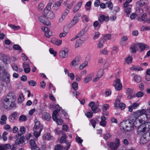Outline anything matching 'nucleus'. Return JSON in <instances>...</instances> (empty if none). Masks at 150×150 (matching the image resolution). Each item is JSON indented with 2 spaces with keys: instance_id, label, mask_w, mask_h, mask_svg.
Instances as JSON below:
<instances>
[{
  "instance_id": "obj_11",
  "label": "nucleus",
  "mask_w": 150,
  "mask_h": 150,
  "mask_svg": "<svg viewBox=\"0 0 150 150\" xmlns=\"http://www.w3.org/2000/svg\"><path fill=\"white\" fill-rule=\"evenodd\" d=\"M52 11L51 10H48L47 9L44 10V15L45 16H47L49 18L52 19L54 18L55 15Z\"/></svg>"
},
{
  "instance_id": "obj_40",
  "label": "nucleus",
  "mask_w": 150,
  "mask_h": 150,
  "mask_svg": "<svg viewBox=\"0 0 150 150\" xmlns=\"http://www.w3.org/2000/svg\"><path fill=\"white\" fill-rule=\"evenodd\" d=\"M8 74V73L6 71H4L3 73V74L0 76V78L2 80H3L6 77V74L5 75V74Z\"/></svg>"
},
{
  "instance_id": "obj_50",
  "label": "nucleus",
  "mask_w": 150,
  "mask_h": 150,
  "mask_svg": "<svg viewBox=\"0 0 150 150\" xmlns=\"http://www.w3.org/2000/svg\"><path fill=\"white\" fill-rule=\"evenodd\" d=\"M6 77L3 80V81H4L5 82H6V83H9L10 82V75L9 74H6Z\"/></svg>"
},
{
  "instance_id": "obj_2",
  "label": "nucleus",
  "mask_w": 150,
  "mask_h": 150,
  "mask_svg": "<svg viewBox=\"0 0 150 150\" xmlns=\"http://www.w3.org/2000/svg\"><path fill=\"white\" fill-rule=\"evenodd\" d=\"M15 98L14 94L13 92L9 93L4 100V108L8 110L16 108V105L13 102L15 100Z\"/></svg>"
},
{
  "instance_id": "obj_18",
  "label": "nucleus",
  "mask_w": 150,
  "mask_h": 150,
  "mask_svg": "<svg viewBox=\"0 0 150 150\" xmlns=\"http://www.w3.org/2000/svg\"><path fill=\"white\" fill-rule=\"evenodd\" d=\"M68 50L67 48L59 52V55L61 58H64L67 57L68 55Z\"/></svg>"
},
{
  "instance_id": "obj_21",
  "label": "nucleus",
  "mask_w": 150,
  "mask_h": 150,
  "mask_svg": "<svg viewBox=\"0 0 150 150\" xmlns=\"http://www.w3.org/2000/svg\"><path fill=\"white\" fill-rule=\"evenodd\" d=\"M93 76V74H90L87 75L84 79V82L87 83L91 81Z\"/></svg>"
},
{
  "instance_id": "obj_39",
  "label": "nucleus",
  "mask_w": 150,
  "mask_h": 150,
  "mask_svg": "<svg viewBox=\"0 0 150 150\" xmlns=\"http://www.w3.org/2000/svg\"><path fill=\"white\" fill-rule=\"evenodd\" d=\"M105 41L104 40H100L97 45L98 47L100 49H101L103 47V43Z\"/></svg>"
},
{
  "instance_id": "obj_12",
  "label": "nucleus",
  "mask_w": 150,
  "mask_h": 150,
  "mask_svg": "<svg viewBox=\"0 0 150 150\" xmlns=\"http://www.w3.org/2000/svg\"><path fill=\"white\" fill-rule=\"evenodd\" d=\"M17 118V112H15L10 116L9 117V120L11 122H14L16 120Z\"/></svg>"
},
{
  "instance_id": "obj_6",
  "label": "nucleus",
  "mask_w": 150,
  "mask_h": 150,
  "mask_svg": "<svg viewBox=\"0 0 150 150\" xmlns=\"http://www.w3.org/2000/svg\"><path fill=\"white\" fill-rule=\"evenodd\" d=\"M146 111L144 109H142L141 110L137 111L136 112H134V115H133L136 118V120L139 117L144 114L145 115L146 117L147 118L148 117V115L146 114Z\"/></svg>"
},
{
  "instance_id": "obj_56",
  "label": "nucleus",
  "mask_w": 150,
  "mask_h": 150,
  "mask_svg": "<svg viewBox=\"0 0 150 150\" xmlns=\"http://www.w3.org/2000/svg\"><path fill=\"white\" fill-rule=\"evenodd\" d=\"M112 135L110 133H106L104 136V138L105 140H107L109 138L111 137Z\"/></svg>"
},
{
  "instance_id": "obj_4",
  "label": "nucleus",
  "mask_w": 150,
  "mask_h": 150,
  "mask_svg": "<svg viewBox=\"0 0 150 150\" xmlns=\"http://www.w3.org/2000/svg\"><path fill=\"white\" fill-rule=\"evenodd\" d=\"M119 141H108L107 145L110 150H116L119 144Z\"/></svg>"
},
{
  "instance_id": "obj_7",
  "label": "nucleus",
  "mask_w": 150,
  "mask_h": 150,
  "mask_svg": "<svg viewBox=\"0 0 150 150\" xmlns=\"http://www.w3.org/2000/svg\"><path fill=\"white\" fill-rule=\"evenodd\" d=\"M115 107L116 108H120L121 110L124 109L125 108V105L122 103H121L119 99H117L114 103Z\"/></svg>"
},
{
  "instance_id": "obj_42",
  "label": "nucleus",
  "mask_w": 150,
  "mask_h": 150,
  "mask_svg": "<svg viewBox=\"0 0 150 150\" xmlns=\"http://www.w3.org/2000/svg\"><path fill=\"white\" fill-rule=\"evenodd\" d=\"M91 2L90 1H88L86 3V4L85 7L87 10H89L90 8H91Z\"/></svg>"
},
{
  "instance_id": "obj_3",
  "label": "nucleus",
  "mask_w": 150,
  "mask_h": 150,
  "mask_svg": "<svg viewBox=\"0 0 150 150\" xmlns=\"http://www.w3.org/2000/svg\"><path fill=\"white\" fill-rule=\"evenodd\" d=\"M25 127L23 126H21L20 128V132L21 134H19L18 133L14 137L16 139V141H23V134L25 133Z\"/></svg>"
},
{
  "instance_id": "obj_41",
  "label": "nucleus",
  "mask_w": 150,
  "mask_h": 150,
  "mask_svg": "<svg viewBox=\"0 0 150 150\" xmlns=\"http://www.w3.org/2000/svg\"><path fill=\"white\" fill-rule=\"evenodd\" d=\"M34 131L33 134L36 138L38 137L40 135L41 132H40L39 130H33Z\"/></svg>"
},
{
  "instance_id": "obj_16",
  "label": "nucleus",
  "mask_w": 150,
  "mask_h": 150,
  "mask_svg": "<svg viewBox=\"0 0 150 150\" xmlns=\"http://www.w3.org/2000/svg\"><path fill=\"white\" fill-rule=\"evenodd\" d=\"M62 142L61 143L63 144L62 145V150H69L70 147L71 142H69L68 141Z\"/></svg>"
},
{
  "instance_id": "obj_44",
  "label": "nucleus",
  "mask_w": 150,
  "mask_h": 150,
  "mask_svg": "<svg viewBox=\"0 0 150 150\" xmlns=\"http://www.w3.org/2000/svg\"><path fill=\"white\" fill-rule=\"evenodd\" d=\"M132 59L131 57H127L125 60V63L128 64L131 63L132 62Z\"/></svg>"
},
{
  "instance_id": "obj_15",
  "label": "nucleus",
  "mask_w": 150,
  "mask_h": 150,
  "mask_svg": "<svg viewBox=\"0 0 150 150\" xmlns=\"http://www.w3.org/2000/svg\"><path fill=\"white\" fill-rule=\"evenodd\" d=\"M41 29L45 33V35L47 37L49 38L50 36L52 35V32L50 31V30L47 27L43 26L42 27Z\"/></svg>"
},
{
  "instance_id": "obj_24",
  "label": "nucleus",
  "mask_w": 150,
  "mask_h": 150,
  "mask_svg": "<svg viewBox=\"0 0 150 150\" xmlns=\"http://www.w3.org/2000/svg\"><path fill=\"white\" fill-rule=\"evenodd\" d=\"M127 98L128 99H130L134 97L133 94V91L131 89L129 88H127Z\"/></svg>"
},
{
  "instance_id": "obj_35",
  "label": "nucleus",
  "mask_w": 150,
  "mask_h": 150,
  "mask_svg": "<svg viewBox=\"0 0 150 150\" xmlns=\"http://www.w3.org/2000/svg\"><path fill=\"white\" fill-rule=\"evenodd\" d=\"M134 78L135 81L137 83H139L141 81V77L137 75H135Z\"/></svg>"
},
{
  "instance_id": "obj_1",
  "label": "nucleus",
  "mask_w": 150,
  "mask_h": 150,
  "mask_svg": "<svg viewBox=\"0 0 150 150\" xmlns=\"http://www.w3.org/2000/svg\"><path fill=\"white\" fill-rule=\"evenodd\" d=\"M136 121L135 117L132 115L129 119L124 120L120 123V128L125 131H131L134 129V125Z\"/></svg>"
},
{
  "instance_id": "obj_20",
  "label": "nucleus",
  "mask_w": 150,
  "mask_h": 150,
  "mask_svg": "<svg viewBox=\"0 0 150 150\" xmlns=\"http://www.w3.org/2000/svg\"><path fill=\"white\" fill-rule=\"evenodd\" d=\"M79 21V18L76 16H74L72 20L70 23L69 25L71 27L74 25Z\"/></svg>"
},
{
  "instance_id": "obj_9",
  "label": "nucleus",
  "mask_w": 150,
  "mask_h": 150,
  "mask_svg": "<svg viewBox=\"0 0 150 150\" xmlns=\"http://www.w3.org/2000/svg\"><path fill=\"white\" fill-rule=\"evenodd\" d=\"M40 21L43 24L47 25H50L51 24L50 21L48 20L45 16H42L39 17Z\"/></svg>"
},
{
  "instance_id": "obj_34",
  "label": "nucleus",
  "mask_w": 150,
  "mask_h": 150,
  "mask_svg": "<svg viewBox=\"0 0 150 150\" xmlns=\"http://www.w3.org/2000/svg\"><path fill=\"white\" fill-rule=\"evenodd\" d=\"M82 44V41L80 39H79L76 40L75 45L76 48L79 47Z\"/></svg>"
},
{
  "instance_id": "obj_37",
  "label": "nucleus",
  "mask_w": 150,
  "mask_h": 150,
  "mask_svg": "<svg viewBox=\"0 0 150 150\" xmlns=\"http://www.w3.org/2000/svg\"><path fill=\"white\" fill-rule=\"evenodd\" d=\"M109 106L108 104H106L103 106L102 110L103 111V114H104V112H105L109 108Z\"/></svg>"
},
{
  "instance_id": "obj_23",
  "label": "nucleus",
  "mask_w": 150,
  "mask_h": 150,
  "mask_svg": "<svg viewBox=\"0 0 150 150\" xmlns=\"http://www.w3.org/2000/svg\"><path fill=\"white\" fill-rule=\"evenodd\" d=\"M53 139V137L51 136L50 134L47 133L44 134L43 136V139L44 140H52Z\"/></svg>"
},
{
  "instance_id": "obj_32",
  "label": "nucleus",
  "mask_w": 150,
  "mask_h": 150,
  "mask_svg": "<svg viewBox=\"0 0 150 150\" xmlns=\"http://www.w3.org/2000/svg\"><path fill=\"white\" fill-rule=\"evenodd\" d=\"M60 111L59 110L57 109L56 110H55L53 112L52 114V119L54 120H55L56 119L57 117L56 115Z\"/></svg>"
},
{
  "instance_id": "obj_38",
  "label": "nucleus",
  "mask_w": 150,
  "mask_h": 150,
  "mask_svg": "<svg viewBox=\"0 0 150 150\" xmlns=\"http://www.w3.org/2000/svg\"><path fill=\"white\" fill-rule=\"evenodd\" d=\"M13 48L15 50H20V52L22 51L21 47L18 45H14L13 46Z\"/></svg>"
},
{
  "instance_id": "obj_30",
  "label": "nucleus",
  "mask_w": 150,
  "mask_h": 150,
  "mask_svg": "<svg viewBox=\"0 0 150 150\" xmlns=\"http://www.w3.org/2000/svg\"><path fill=\"white\" fill-rule=\"evenodd\" d=\"M24 97L22 93L20 94L18 99V102L19 103H21L24 100Z\"/></svg>"
},
{
  "instance_id": "obj_29",
  "label": "nucleus",
  "mask_w": 150,
  "mask_h": 150,
  "mask_svg": "<svg viewBox=\"0 0 150 150\" xmlns=\"http://www.w3.org/2000/svg\"><path fill=\"white\" fill-rule=\"evenodd\" d=\"M143 125L145 127L146 132H150V122H146Z\"/></svg>"
},
{
  "instance_id": "obj_59",
  "label": "nucleus",
  "mask_w": 150,
  "mask_h": 150,
  "mask_svg": "<svg viewBox=\"0 0 150 150\" xmlns=\"http://www.w3.org/2000/svg\"><path fill=\"white\" fill-rule=\"evenodd\" d=\"M15 143L16 144L19 145L21 146H23L25 144L24 143V141H16Z\"/></svg>"
},
{
  "instance_id": "obj_25",
  "label": "nucleus",
  "mask_w": 150,
  "mask_h": 150,
  "mask_svg": "<svg viewBox=\"0 0 150 150\" xmlns=\"http://www.w3.org/2000/svg\"><path fill=\"white\" fill-rule=\"evenodd\" d=\"M42 117L43 119L47 121H49L51 119L50 115L48 113L45 112L43 113Z\"/></svg>"
},
{
  "instance_id": "obj_33",
  "label": "nucleus",
  "mask_w": 150,
  "mask_h": 150,
  "mask_svg": "<svg viewBox=\"0 0 150 150\" xmlns=\"http://www.w3.org/2000/svg\"><path fill=\"white\" fill-rule=\"evenodd\" d=\"M137 45H134L130 47L131 52L132 53L136 52L137 50Z\"/></svg>"
},
{
  "instance_id": "obj_52",
  "label": "nucleus",
  "mask_w": 150,
  "mask_h": 150,
  "mask_svg": "<svg viewBox=\"0 0 150 150\" xmlns=\"http://www.w3.org/2000/svg\"><path fill=\"white\" fill-rule=\"evenodd\" d=\"M103 74V70L100 69L98 71L97 75L100 77H101Z\"/></svg>"
},
{
  "instance_id": "obj_17",
  "label": "nucleus",
  "mask_w": 150,
  "mask_h": 150,
  "mask_svg": "<svg viewBox=\"0 0 150 150\" xmlns=\"http://www.w3.org/2000/svg\"><path fill=\"white\" fill-rule=\"evenodd\" d=\"M148 4V2L147 0H141L136 2V6L138 8L147 5Z\"/></svg>"
},
{
  "instance_id": "obj_62",
  "label": "nucleus",
  "mask_w": 150,
  "mask_h": 150,
  "mask_svg": "<svg viewBox=\"0 0 150 150\" xmlns=\"http://www.w3.org/2000/svg\"><path fill=\"white\" fill-rule=\"evenodd\" d=\"M111 38V35L110 34H108L104 36V40H108L110 39Z\"/></svg>"
},
{
  "instance_id": "obj_55",
  "label": "nucleus",
  "mask_w": 150,
  "mask_h": 150,
  "mask_svg": "<svg viewBox=\"0 0 150 150\" xmlns=\"http://www.w3.org/2000/svg\"><path fill=\"white\" fill-rule=\"evenodd\" d=\"M93 26L95 28H96L98 27L99 28L100 26V25L98 21H96L93 23Z\"/></svg>"
},
{
  "instance_id": "obj_27",
  "label": "nucleus",
  "mask_w": 150,
  "mask_h": 150,
  "mask_svg": "<svg viewBox=\"0 0 150 150\" xmlns=\"http://www.w3.org/2000/svg\"><path fill=\"white\" fill-rule=\"evenodd\" d=\"M130 69L132 71H140L143 70L142 68L139 67L133 66L130 68Z\"/></svg>"
},
{
  "instance_id": "obj_54",
  "label": "nucleus",
  "mask_w": 150,
  "mask_h": 150,
  "mask_svg": "<svg viewBox=\"0 0 150 150\" xmlns=\"http://www.w3.org/2000/svg\"><path fill=\"white\" fill-rule=\"evenodd\" d=\"M54 121H56L57 123L59 125H61L62 123V120L61 118H57V117L55 120Z\"/></svg>"
},
{
  "instance_id": "obj_57",
  "label": "nucleus",
  "mask_w": 150,
  "mask_h": 150,
  "mask_svg": "<svg viewBox=\"0 0 150 150\" xmlns=\"http://www.w3.org/2000/svg\"><path fill=\"white\" fill-rule=\"evenodd\" d=\"M8 133L6 132H4L2 134V138L3 140L5 141L7 139V138L6 136L7 135Z\"/></svg>"
},
{
  "instance_id": "obj_22",
  "label": "nucleus",
  "mask_w": 150,
  "mask_h": 150,
  "mask_svg": "<svg viewBox=\"0 0 150 150\" xmlns=\"http://www.w3.org/2000/svg\"><path fill=\"white\" fill-rule=\"evenodd\" d=\"M101 121L100 123V125L103 127H105L106 125L107 122L106 121V118L104 116L101 117Z\"/></svg>"
},
{
  "instance_id": "obj_31",
  "label": "nucleus",
  "mask_w": 150,
  "mask_h": 150,
  "mask_svg": "<svg viewBox=\"0 0 150 150\" xmlns=\"http://www.w3.org/2000/svg\"><path fill=\"white\" fill-rule=\"evenodd\" d=\"M86 30L85 29H83L80 31L76 35V38H79L83 35L86 32Z\"/></svg>"
},
{
  "instance_id": "obj_58",
  "label": "nucleus",
  "mask_w": 150,
  "mask_h": 150,
  "mask_svg": "<svg viewBox=\"0 0 150 150\" xmlns=\"http://www.w3.org/2000/svg\"><path fill=\"white\" fill-rule=\"evenodd\" d=\"M10 27L14 30H16L17 29H20L21 27L19 26H16L13 25H10Z\"/></svg>"
},
{
  "instance_id": "obj_53",
  "label": "nucleus",
  "mask_w": 150,
  "mask_h": 150,
  "mask_svg": "<svg viewBox=\"0 0 150 150\" xmlns=\"http://www.w3.org/2000/svg\"><path fill=\"white\" fill-rule=\"evenodd\" d=\"M49 51L50 53L53 55L54 57H55L57 55V52L54 51L52 48H50L49 49Z\"/></svg>"
},
{
  "instance_id": "obj_5",
  "label": "nucleus",
  "mask_w": 150,
  "mask_h": 150,
  "mask_svg": "<svg viewBox=\"0 0 150 150\" xmlns=\"http://www.w3.org/2000/svg\"><path fill=\"white\" fill-rule=\"evenodd\" d=\"M0 60L3 61V63L6 64H9L11 62L9 57L2 53H0Z\"/></svg>"
},
{
  "instance_id": "obj_14",
  "label": "nucleus",
  "mask_w": 150,
  "mask_h": 150,
  "mask_svg": "<svg viewBox=\"0 0 150 150\" xmlns=\"http://www.w3.org/2000/svg\"><path fill=\"white\" fill-rule=\"evenodd\" d=\"M146 132V130L143 124L140 125L138 127L137 132L139 135H142L144 134Z\"/></svg>"
},
{
  "instance_id": "obj_19",
  "label": "nucleus",
  "mask_w": 150,
  "mask_h": 150,
  "mask_svg": "<svg viewBox=\"0 0 150 150\" xmlns=\"http://www.w3.org/2000/svg\"><path fill=\"white\" fill-rule=\"evenodd\" d=\"M109 19V18L108 16L103 15H100L98 20L100 23H102L104 21H108Z\"/></svg>"
},
{
  "instance_id": "obj_43",
  "label": "nucleus",
  "mask_w": 150,
  "mask_h": 150,
  "mask_svg": "<svg viewBox=\"0 0 150 150\" xmlns=\"http://www.w3.org/2000/svg\"><path fill=\"white\" fill-rule=\"evenodd\" d=\"M129 3H127V2H125L124 4V7L125 8H129V10H130V8H132V6L130 5H129Z\"/></svg>"
},
{
  "instance_id": "obj_13",
  "label": "nucleus",
  "mask_w": 150,
  "mask_h": 150,
  "mask_svg": "<svg viewBox=\"0 0 150 150\" xmlns=\"http://www.w3.org/2000/svg\"><path fill=\"white\" fill-rule=\"evenodd\" d=\"M43 128V126L40 125V122L39 121H37L35 122L33 130H39L40 132H41Z\"/></svg>"
},
{
  "instance_id": "obj_60",
  "label": "nucleus",
  "mask_w": 150,
  "mask_h": 150,
  "mask_svg": "<svg viewBox=\"0 0 150 150\" xmlns=\"http://www.w3.org/2000/svg\"><path fill=\"white\" fill-rule=\"evenodd\" d=\"M67 34V33L66 31H64L63 32L61 33L59 35V37L61 38L64 37Z\"/></svg>"
},
{
  "instance_id": "obj_51",
  "label": "nucleus",
  "mask_w": 150,
  "mask_h": 150,
  "mask_svg": "<svg viewBox=\"0 0 150 150\" xmlns=\"http://www.w3.org/2000/svg\"><path fill=\"white\" fill-rule=\"evenodd\" d=\"M62 145H61L60 144H58L56 145L54 147V149L55 150H62Z\"/></svg>"
},
{
  "instance_id": "obj_64",
  "label": "nucleus",
  "mask_w": 150,
  "mask_h": 150,
  "mask_svg": "<svg viewBox=\"0 0 150 150\" xmlns=\"http://www.w3.org/2000/svg\"><path fill=\"white\" fill-rule=\"evenodd\" d=\"M93 113L92 112H89L85 114L86 115L88 118H91L92 117Z\"/></svg>"
},
{
  "instance_id": "obj_36",
  "label": "nucleus",
  "mask_w": 150,
  "mask_h": 150,
  "mask_svg": "<svg viewBox=\"0 0 150 150\" xmlns=\"http://www.w3.org/2000/svg\"><path fill=\"white\" fill-rule=\"evenodd\" d=\"M137 47H139L141 49V51H142L144 50L146 46H147L146 45L143 43H139L137 45Z\"/></svg>"
},
{
  "instance_id": "obj_46",
  "label": "nucleus",
  "mask_w": 150,
  "mask_h": 150,
  "mask_svg": "<svg viewBox=\"0 0 150 150\" xmlns=\"http://www.w3.org/2000/svg\"><path fill=\"white\" fill-rule=\"evenodd\" d=\"M28 84L32 86H35L36 85V82L34 80H31L29 81L28 82Z\"/></svg>"
},
{
  "instance_id": "obj_49",
  "label": "nucleus",
  "mask_w": 150,
  "mask_h": 150,
  "mask_svg": "<svg viewBox=\"0 0 150 150\" xmlns=\"http://www.w3.org/2000/svg\"><path fill=\"white\" fill-rule=\"evenodd\" d=\"M72 88L74 90H77L78 88V84L76 82H74L72 84Z\"/></svg>"
},
{
  "instance_id": "obj_63",
  "label": "nucleus",
  "mask_w": 150,
  "mask_h": 150,
  "mask_svg": "<svg viewBox=\"0 0 150 150\" xmlns=\"http://www.w3.org/2000/svg\"><path fill=\"white\" fill-rule=\"evenodd\" d=\"M143 95V93L142 91H139L136 94V96L137 97H141Z\"/></svg>"
},
{
  "instance_id": "obj_48",
  "label": "nucleus",
  "mask_w": 150,
  "mask_h": 150,
  "mask_svg": "<svg viewBox=\"0 0 150 150\" xmlns=\"http://www.w3.org/2000/svg\"><path fill=\"white\" fill-rule=\"evenodd\" d=\"M138 20L140 21H146L147 20L146 14V13H144L142 16L141 19H139Z\"/></svg>"
},
{
  "instance_id": "obj_47",
  "label": "nucleus",
  "mask_w": 150,
  "mask_h": 150,
  "mask_svg": "<svg viewBox=\"0 0 150 150\" xmlns=\"http://www.w3.org/2000/svg\"><path fill=\"white\" fill-rule=\"evenodd\" d=\"M30 144L31 149L35 147H38L36 145L35 141H30Z\"/></svg>"
},
{
  "instance_id": "obj_61",
  "label": "nucleus",
  "mask_w": 150,
  "mask_h": 150,
  "mask_svg": "<svg viewBox=\"0 0 150 150\" xmlns=\"http://www.w3.org/2000/svg\"><path fill=\"white\" fill-rule=\"evenodd\" d=\"M68 76H69L71 79L72 80H74L75 78V76L74 74L73 73H69L68 72Z\"/></svg>"
},
{
  "instance_id": "obj_26",
  "label": "nucleus",
  "mask_w": 150,
  "mask_h": 150,
  "mask_svg": "<svg viewBox=\"0 0 150 150\" xmlns=\"http://www.w3.org/2000/svg\"><path fill=\"white\" fill-rule=\"evenodd\" d=\"M51 42L54 44L57 45H59L61 44L62 43V40L54 39L51 40Z\"/></svg>"
},
{
  "instance_id": "obj_28",
  "label": "nucleus",
  "mask_w": 150,
  "mask_h": 150,
  "mask_svg": "<svg viewBox=\"0 0 150 150\" xmlns=\"http://www.w3.org/2000/svg\"><path fill=\"white\" fill-rule=\"evenodd\" d=\"M79 62V58L78 57H76L71 62L70 64V67H72L73 66L76 65V62Z\"/></svg>"
},
{
  "instance_id": "obj_45",
  "label": "nucleus",
  "mask_w": 150,
  "mask_h": 150,
  "mask_svg": "<svg viewBox=\"0 0 150 150\" xmlns=\"http://www.w3.org/2000/svg\"><path fill=\"white\" fill-rule=\"evenodd\" d=\"M27 120L26 117L24 115H21L19 119V121H26Z\"/></svg>"
},
{
  "instance_id": "obj_10",
  "label": "nucleus",
  "mask_w": 150,
  "mask_h": 150,
  "mask_svg": "<svg viewBox=\"0 0 150 150\" xmlns=\"http://www.w3.org/2000/svg\"><path fill=\"white\" fill-rule=\"evenodd\" d=\"M52 3L49 2L46 6V8L48 10H51L54 12L56 11L58 9V7L54 4H53L52 7Z\"/></svg>"
},
{
  "instance_id": "obj_8",
  "label": "nucleus",
  "mask_w": 150,
  "mask_h": 150,
  "mask_svg": "<svg viewBox=\"0 0 150 150\" xmlns=\"http://www.w3.org/2000/svg\"><path fill=\"white\" fill-rule=\"evenodd\" d=\"M112 85L117 90H120L122 86V84L120 83V80L119 79L115 80Z\"/></svg>"
}]
</instances>
